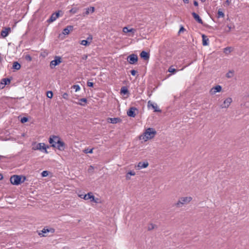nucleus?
I'll use <instances>...</instances> for the list:
<instances>
[{
	"label": "nucleus",
	"instance_id": "nucleus-18",
	"mask_svg": "<svg viewBox=\"0 0 249 249\" xmlns=\"http://www.w3.org/2000/svg\"><path fill=\"white\" fill-rule=\"evenodd\" d=\"M141 57L145 60H147L149 58L150 55L148 53L142 51L140 53Z\"/></svg>",
	"mask_w": 249,
	"mask_h": 249
},
{
	"label": "nucleus",
	"instance_id": "nucleus-57",
	"mask_svg": "<svg viewBox=\"0 0 249 249\" xmlns=\"http://www.w3.org/2000/svg\"><path fill=\"white\" fill-rule=\"evenodd\" d=\"M148 106H149V104H150V101H149V102H148Z\"/></svg>",
	"mask_w": 249,
	"mask_h": 249
},
{
	"label": "nucleus",
	"instance_id": "nucleus-50",
	"mask_svg": "<svg viewBox=\"0 0 249 249\" xmlns=\"http://www.w3.org/2000/svg\"><path fill=\"white\" fill-rule=\"evenodd\" d=\"M225 3L227 5H229L230 4V1L229 0H226V1H225Z\"/></svg>",
	"mask_w": 249,
	"mask_h": 249
},
{
	"label": "nucleus",
	"instance_id": "nucleus-10",
	"mask_svg": "<svg viewBox=\"0 0 249 249\" xmlns=\"http://www.w3.org/2000/svg\"><path fill=\"white\" fill-rule=\"evenodd\" d=\"M222 90V87L220 85H217L212 88L210 90V94L211 95H214L216 92H219Z\"/></svg>",
	"mask_w": 249,
	"mask_h": 249
},
{
	"label": "nucleus",
	"instance_id": "nucleus-46",
	"mask_svg": "<svg viewBox=\"0 0 249 249\" xmlns=\"http://www.w3.org/2000/svg\"><path fill=\"white\" fill-rule=\"evenodd\" d=\"M136 72L137 71L134 70H132L130 71V73L131 75L133 76H135L136 75Z\"/></svg>",
	"mask_w": 249,
	"mask_h": 249
},
{
	"label": "nucleus",
	"instance_id": "nucleus-23",
	"mask_svg": "<svg viewBox=\"0 0 249 249\" xmlns=\"http://www.w3.org/2000/svg\"><path fill=\"white\" fill-rule=\"evenodd\" d=\"M21 65L18 62H14L13 64L12 68L14 70H18L20 69Z\"/></svg>",
	"mask_w": 249,
	"mask_h": 249
},
{
	"label": "nucleus",
	"instance_id": "nucleus-31",
	"mask_svg": "<svg viewBox=\"0 0 249 249\" xmlns=\"http://www.w3.org/2000/svg\"><path fill=\"white\" fill-rule=\"evenodd\" d=\"M231 47H226L224 49V52L225 53H228L231 52Z\"/></svg>",
	"mask_w": 249,
	"mask_h": 249
},
{
	"label": "nucleus",
	"instance_id": "nucleus-56",
	"mask_svg": "<svg viewBox=\"0 0 249 249\" xmlns=\"http://www.w3.org/2000/svg\"><path fill=\"white\" fill-rule=\"evenodd\" d=\"M202 2H204L206 0H200Z\"/></svg>",
	"mask_w": 249,
	"mask_h": 249
},
{
	"label": "nucleus",
	"instance_id": "nucleus-54",
	"mask_svg": "<svg viewBox=\"0 0 249 249\" xmlns=\"http://www.w3.org/2000/svg\"><path fill=\"white\" fill-rule=\"evenodd\" d=\"M2 178H3V176L2 175V174H0V180H2Z\"/></svg>",
	"mask_w": 249,
	"mask_h": 249
},
{
	"label": "nucleus",
	"instance_id": "nucleus-47",
	"mask_svg": "<svg viewBox=\"0 0 249 249\" xmlns=\"http://www.w3.org/2000/svg\"><path fill=\"white\" fill-rule=\"evenodd\" d=\"M92 39V36L89 35V36L88 37V38H87V40L88 41H89V42H91V41Z\"/></svg>",
	"mask_w": 249,
	"mask_h": 249
},
{
	"label": "nucleus",
	"instance_id": "nucleus-11",
	"mask_svg": "<svg viewBox=\"0 0 249 249\" xmlns=\"http://www.w3.org/2000/svg\"><path fill=\"white\" fill-rule=\"evenodd\" d=\"M57 144L55 148L58 149L60 151H63L65 148V143L61 141V138H60V140L56 142Z\"/></svg>",
	"mask_w": 249,
	"mask_h": 249
},
{
	"label": "nucleus",
	"instance_id": "nucleus-34",
	"mask_svg": "<svg viewBox=\"0 0 249 249\" xmlns=\"http://www.w3.org/2000/svg\"><path fill=\"white\" fill-rule=\"evenodd\" d=\"M84 152L85 153L88 154V153H92L93 152V148L92 149H86L84 150Z\"/></svg>",
	"mask_w": 249,
	"mask_h": 249
},
{
	"label": "nucleus",
	"instance_id": "nucleus-52",
	"mask_svg": "<svg viewBox=\"0 0 249 249\" xmlns=\"http://www.w3.org/2000/svg\"><path fill=\"white\" fill-rule=\"evenodd\" d=\"M126 179H130V177L128 175L126 174Z\"/></svg>",
	"mask_w": 249,
	"mask_h": 249
},
{
	"label": "nucleus",
	"instance_id": "nucleus-45",
	"mask_svg": "<svg viewBox=\"0 0 249 249\" xmlns=\"http://www.w3.org/2000/svg\"><path fill=\"white\" fill-rule=\"evenodd\" d=\"M87 85L89 87H93V83L89 81H88Z\"/></svg>",
	"mask_w": 249,
	"mask_h": 249
},
{
	"label": "nucleus",
	"instance_id": "nucleus-2",
	"mask_svg": "<svg viewBox=\"0 0 249 249\" xmlns=\"http://www.w3.org/2000/svg\"><path fill=\"white\" fill-rule=\"evenodd\" d=\"M192 200L191 196H185L180 197L178 200L174 204V206L177 208H180L184 205L188 204Z\"/></svg>",
	"mask_w": 249,
	"mask_h": 249
},
{
	"label": "nucleus",
	"instance_id": "nucleus-55",
	"mask_svg": "<svg viewBox=\"0 0 249 249\" xmlns=\"http://www.w3.org/2000/svg\"><path fill=\"white\" fill-rule=\"evenodd\" d=\"M4 158V156H1V155H0V160H1V159H2V158Z\"/></svg>",
	"mask_w": 249,
	"mask_h": 249
},
{
	"label": "nucleus",
	"instance_id": "nucleus-42",
	"mask_svg": "<svg viewBox=\"0 0 249 249\" xmlns=\"http://www.w3.org/2000/svg\"><path fill=\"white\" fill-rule=\"evenodd\" d=\"M69 95L67 93L65 92L62 95V97L65 99H68Z\"/></svg>",
	"mask_w": 249,
	"mask_h": 249
},
{
	"label": "nucleus",
	"instance_id": "nucleus-25",
	"mask_svg": "<svg viewBox=\"0 0 249 249\" xmlns=\"http://www.w3.org/2000/svg\"><path fill=\"white\" fill-rule=\"evenodd\" d=\"M79 102L78 104L82 106H84L85 104L87 102V99L85 98H81L79 99Z\"/></svg>",
	"mask_w": 249,
	"mask_h": 249
},
{
	"label": "nucleus",
	"instance_id": "nucleus-22",
	"mask_svg": "<svg viewBox=\"0 0 249 249\" xmlns=\"http://www.w3.org/2000/svg\"><path fill=\"white\" fill-rule=\"evenodd\" d=\"M10 31H11L10 28H5L4 30H3L1 31V36L3 37H6L8 35L9 32Z\"/></svg>",
	"mask_w": 249,
	"mask_h": 249
},
{
	"label": "nucleus",
	"instance_id": "nucleus-5",
	"mask_svg": "<svg viewBox=\"0 0 249 249\" xmlns=\"http://www.w3.org/2000/svg\"><path fill=\"white\" fill-rule=\"evenodd\" d=\"M49 148L48 146H46L44 143H38L32 147V150H39L45 153H48L47 148Z\"/></svg>",
	"mask_w": 249,
	"mask_h": 249
},
{
	"label": "nucleus",
	"instance_id": "nucleus-8",
	"mask_svg": "<svg viewBox=\"0 0 249 249\" xmlns=\"http://www.w3.org/2000/svg\"><path fill=\"white\" fill-rule=\"evenodd\" d=\"M62 62L61 58L59 56H55L54 59L50 62V67L51 69L53 68L56 66L59 65Z\"/></svg>",
	"mask_w": 249,
	"mask_h": 249
},
{
	"label": "nucleus",
	"instance_id": "nucleus-32",
	"mask_svg": "<svg viewBox=\"0 0 249 249\" xmlns=\"http://www.w3.org/2000/svg\"><path fill=\"white\" fill-rule=\"evenodd\" d=\"M168 71L171 73H174L177 71V70L174 68L172 66H171L168 69Z\"/></svg>",
	"mask_w": 249,
	"mask_h": 249
},
{
	"label": "nucleus",
	"instance_id": "nucleus-30",
	"mask_svg": "<svg viewBox=\"0 0 249 249\" xmlns=\"http://www.w3.org/2000/svg\"><path fill=\"white\" fill-rule=\"evenodd\" d=\"M78 8L74 7V8H72V9H71L69 12H70V13H72V14H75L78 12Z\"/></svg>",
	"mask_w": 249,
	"mask_h": 249
},
{
	"label": "nucleus",
	"instance_id": "nucleus-17",
	"mask_svg": "<svg viewBox=\"0 0 249 249\" xmlns=\"http://www.w3.org/2000/svg\"><path fill=\"white\" fill-rule=\"evenodd\" d=\"M192 15L195 19L199 23L202 24H203V21L202 19L200 18V17L199 16L198 14L196 13L195 12H193L192 13Z\"/></svg>",
	"mask_w": 249,
	"mask_h": 249
},
{
	"label": "nucleus",
	"instance_id": "nucleus-28",
	"mask_svg": "<svg viewBox=\"0 0 249 249\" xmlns=\"http://www.w3.org/2000/svg\"><path fill=\"white\" fill-rule=\"evenodd\" d=\"M128 92V90L125 87H123L121 89V92L124 94H126Z\"/></svg>",
	"mask_w": 249,
	"mask_h": 249
},
{
	"label": "nucleus",
	"instance_id": "nucleus-48",
	"mask_svg": "<svg viewBox=\"0 0 249 249\" xmlns=\"http://www.w3.org/2000/svg\"><path fill=\"white\" fill-rule=\"evenodd\" d=\"M184 30H185L183 26H181L179 29V33H180L181 32L183 31Z\"/></svg>",
	"mask_w": 249,
	"mask_h": 249
},
{
	"label": "nucleus",
	"instance_id": "nucleus-37",
	"mask_svg": "<svg viewBox=\"0 0 249 249\" xmlns=\"http://www.w3.org/2000/svg\"><path fill=\"white\" fill-rule=\"evenodd\" d=\"M53 96V93L52 91H48L47 93V96L49 98H52Z\"/></svg>",
	"mask_w": 249,
	"mask_h": 249
},
{
	"label": "nucleus",
	"instance_id": "nucleus-7",
	"mask_svg": "<svg viewBox=\"0 0 249 249\" xmlns=\"http://www.w3.org/2000/svg\"><path fill=\"white\" fill-rule=\"evenodd\" d=\"M54 231L55 230L53 228H48L47 227H45L42 230L38 232V235L42 237H45L47 236L45 234L47 233L51 232V233H53Z\"/></svg>",
	"mask_w": 249,
	"mask_h": 249
},
{
	"label": "nucleus",
	"instance_id": "nucleus-36",
	"mask_svg": "<svg viewBox=\"0 0 249 249\" xmlns=\"http://www.w3.org/2000/svg\"><path fill=\"white\" fill-rule=\"evenodd\" d=\"M25 59L28 61H31L32 60V58L29 54H27L25 56Z\"/></svg>",
	"mask_w": 249,
	"mask_h": 249
},
{
	"label": "nucleus",
	"instance_id": "nucleus-3",
	"mask_svg": "<svg viewBox=\"0 0 249 249\" xmlns=\"http://www.w3.org/2000/svg\"><path fill=\"white\" fill-rule=\"evenodd\" d=\"M79 196L86 200L90 199L91 202H93L96 203H100V199L98 198H95L91 192L88 193L86 195H79Z\"/></svg>",
	"mask_w": 249,
	"mask_h": 249
},
{
	"label": "nucleus",
	"instance_id": "nucleus-53",
	"mask_svg": "<svg viewBox=\"0 0 249 249\" xmlns=\"http://www.w3.org/2000/svg\"><path fill=\"white\" fill-rule=\"evenodd\" d=\"M185 3H189V0H182Z\"/></svg>",
	"mask_w": 249,
	"mask_h": 249
},
{
	"label": "nucleus",
	"instance_id": "nucleus-4",
	"mask_svg": "<svg viewBox=\"0 0 249 249\" xmlns=\"http://www.w3.org/2000/svg\"><path fill=\"white\" fill-rule=\"evenodd\" d=\"M25 179V177H24L23 179L22 180L21 176L13 175L10 178V182L13 185H18L23 182Z\"/></svg>",
	"mask_w": 249,
	"mask_h": 249
},
{
	"label": "nucleus",
	"instance_id": "nucleus-26",
	"mask_svg": "<svg viewBox=\"0 0 249 249\" xmlns=\"http://www.w3.org/2000/svg\"><path fill=\"white\" fill-rule=\"evenodd\" d=\"M151 106H152V108L154 109L155 112H160L161 110L158 108V106L156 104H152L151 103Z\"/></svg>",
	"mask_w": 249,
	"mask_h": 249
},
{
	"label": "nucleus",
	"instance_id": "nucleus-24",
	"mask_svg": "<svg viewBox=\"0 0 249 249\" xmlns=\"http://www.w3.org/2000/svg\"><path fill=\"white\" fill-rule=\"evenodd\" d=\"M94 11V7H89L86 9L85 13L84 14V15H88L89 13H92Z\"/></svg>",
	"mask_w": 249,
	"mask_h": 249
},
{
	"label": "nucleus",
	"instance_id": "nucleus-40",
	"mask_svg": "<svg viewBox=\"0 0 249 249\" xmlns=\"http://www.w3.org/2000/svg\"><path fill=\"white\" fill-rule=\"evenodd\" d=\"M93 170H94V167L92 165H90L89 167V168L88 169V172L89 173H92L93 172Z\"/></svg>",
	"mask_w": 249,
	"mask_h": 249
},
{
	"label": "nucleus",
	"instance_id": "nucleus-58",
	"mask_svg": "<svg viewBox=\"0 0 249 249\" xmlns=\"http://www.w3.org/2000/svg\"><path fill=\"white\" fill-rule=\"evenodd\" d=\"M1 57H0V62H1Z\"/></svg>",
	"mask_w": 249,
	"mask_h": 249
},
{
	"label": "nucleus",
	"instance_id": "nucleus-12",
	"mask_svg": "<svg viewBox=\"0 0 249 249\" xmlns=\"http://www.w3.org/2000/svg\"><path fill=\"white\" fill-rule=\"evenodd\" d=\"M59 16V11L53 13L50 18L47 20L48 23H51L54 21Z\"/></svg>",
	"mask_w": 249,
	"mask_h": 249
},
{
	"label": "nucleus",
	"instance_id": "nucleus-16",
	"mask_svg": "<svg viewBox=\"0 0 249 249\" xmlns=\"http://www.w3.org/2000/svg\"><path fill=\"white\" fill-rule=\"evenodd\" d=\"M136 109L135 107H131L127 112V115L129 117H135L136 116L135 110Z\"/></svg>",
	"mask_w": 249,
	"mask_h": 249
},
{
	"label": "nucleus",
	"instance_id": "nucleus-6",
	"mask_svg": "<svg viewBox=\"0 0 249 249\" xmlns=\"http://www.w3.org/2000/svg\"><path fill=\"white\" fill-rule=\"evenodd\" d=\"M59 140H60V137L59 136L52 135L49 138V142L52 147L55 148L56 147L57 144L56 142Z\"/></svg>",
	"mask_w": 249,
	"mask_h": 249
},
{
	"label": "nucleus",
	"instance_id": "nucleus-29",
	"mask_svg": "<svg viewBox=\"0 0 249 249\" xmlns=\"http://www.w3.org/2000/svg\"><path fill=\"white\" fill-rule=\"evenodd\" d=\"M80 44L83 46H87L90 44V42L87 40H83L81 41Z\"/></svg>",
	"mask_w": 249,
	"mask_h": 249
},
{
	"label": "nucleus",
	"instance_id": "nucleus-39",
	"mask_svg": "<svg viewBox=\"0 0 249 249\" xmlns=\"http://www.w3.org/2000/svg\"><path fill=\"white\" fill-rule=\"evenodd\" d=\"M48 171H43L42 173H41V176L42 177H47L48 175Z\"/></svg>",
	"mask_w": 249,
	"mask_h": 249
},
{
	"label": "nucleus",
	"instance_id": "nucleus-44",
	"mask_svg": "<svg viewBox=\"0 0 249 249\" xmlns=\"http://www.w3.org/2000/svg\"><path fill=\"white\" fill-rule=\"evenodd\" d=\"M127 174L130 176H135V172L133 171H129L127 172Z\"/></svg>",
	"mask_w": 249,
	"mask_h": 249
},
{
	"label": "nucleus",
	"instance_id": "nucleus-41",
	"mask_svg": "<svg viewBox=\"0 0 249 249\" xmlns=\"http://www.w3.org/2000/svg\"><path fill=\"white\" fill-rule=\"evenodd\" d=\"M123 32L124 33H129V29L127 27H124L123 28Z\"/></svg>",
	"mask_w": 249,
	"mask_h": 249
},
{
	"label": "nucleus",
	"instance_id": "nucleus-33",
	"mask_svg": "<svg viewBox=\"0 0 249 249\" xmlns=\"http://www.w3.org/2000/svg\"><path fill=\"white\" fill-rule=\"evenodd\" d=\"M136 32V30L135 29L131 28V29H129V33H132V35H129V36H131L133 37L134 36L133 34Z\"/></svg>",
	"mask_w": 249,
	"mask_h": 249
},
{
	"label": "nucleus",
	"instance_id": "nucleus-14",
	"mask_svg": "<svg viewBox=\"0 0 249 249\" xmlns=\"http://www.w3.org/2000/svg\"><path fill=\"white\" fill-rule=\"evenodd\" d=\"M107 122L112 124H115L121 122V119L120 118H108L107 120Z\"/></svg>",
	"mask_w": 249,
	"mask_h": 249
},
{
	"label": "nucleus",
	"instance_id": "nucleus-19",
	"mask_svg": "<svg viewBox=\"0 0 249 249\" xmlns=\"http://www.w3.org/2000/svg\"><path fill=\"white\" fill-rule=\"evenodd\" d=\"M73 27L70 25L66 27L63 30L62 33L65 35H67L70 33V31L73 29Z\"/></svg>",
	"mask_w": 249,
	"mask_h": 249
},
{
	"label": "nucleus",
	"instance_id": "nucleus-15",
	"mask_svg": "<svg viewBox=\"0 0 249 249\" xmlns=\"http://www.w3.org/2000/svg\"><path fill=\"white\" fill-rule=\"evenodd\" d=\"M232 102V99L230 97L227 98L225 100L223 105H222V108H227L229 107Z\"/></svg>",
	"mask_w": 249,
	"mask_h": 249
},
{
	"label": "nucleus",
	"instance_id": "nucleus-43",
	"mask_svg": "<svg viewBox=\"0 0 249 249\" xmlns=\"http://www.w3.org/2000/svg\"><path fill=\"white\" fill-rule=\"evenodd\" d=\"M232 76V72L231 71H230L228 73L226 74V76L228 78H231Z\"/></svg>",
	"mask_w": 249,
	"mask_h": 249
},
{
	"label": "nucleus",
	"instance_id": "nucleus-38",
	"mask_svg": "<svg viewBox=\"0 0 249 249\" xmlns=\"http://www.w3.org/2000/svg\"><path fill=\"white\" fill-rule=\"evenodd\" d=\"M28 121V118L27 117H23V118H22L21 119V122L22 123H26L27 122V121Z\"/></svg>",
	"mask_w": 249,
	"mask_h": 249
},
{
	"label": "nucleus",
	"instance_id": "nucleus-9",
	"mask_svg": "<svg viewBox=\"0 0 249 249\" xmlns=\"http://www.w3.org/2000/svg\"><path fill=\"white\" fill-rule=\"evenodd\" d=\"M127 61L130 64H134L138 61L137 55L135 54H131L127 57Z\"/></svg>",
	"mask_w": 249,
	"mask_h": 249
},
{
	"label": "nucleus",
	"instance_id": "nucleus-49",
	"mask_svg": "<svg viewBox=\"0 0 249 249\" xmlns=\"http://www.w3.org/2000/svg\"><path fill=\"white\" fill-rule=\"evenodd\" d=\"M194 5H195V6H198V2H197V1L195 0V1H194Z\"/></svg>",
	"mask_w": 249,
	"mask_h": 249
},
{
	"label": "nucleus",
	"instance_id": "nucleus-13",
	"mask_svg": "<svg viewBox=\"0 0 249 249\" xmlns=\"http://www.w3.org/2000/svg\"><path fill=\"white\" fill-rule=\"evenodd\" d=\"M149 163L148 161H145L144 162H139L136 167L138 170L142 169V168H145L148 167Z\"/></svg>",
	"mask_w": 249,
	"mask_h": 249
},
{
	"label": "nucleus",
	"instance_id": "nucleus-20",
	"mask_svg": "<svg viewBox=\"0 0 249 249\" xmlns=\"http://www.w3.org/2000/svg\"><path fill=\"white\" fill-rule=\"evenodd\" d=\"M11 80L8 78H3L1 80L0 84L2 85L1 88H3L5 85L10 83Z\"/></svg>",
	"mask_w": 249,
	"mask_h": 249
},
{
	"label": "nucleus",
	"instance_id": "nucleus-21",
	"mask_svg": "<svg viewBox=\"0 0 249 249\" xmlns=\"http://www.w3.org/2000/svg\"><path fill=\"white\" fill-rule=\"evenodd\" d=\"M202 44L203 46H207L209 44V39L205 35H202Z\"/></svg>",
	"mask_w": 249,
	"mask_h": 249
},
{
	"label": "nucleus",
	"instance_id": "nucleus-1",
	"mask_svg": "<svg viewBox=\"0 0 249 249\" xmlns=\"http://www.w3.org/2000/svg\"><path fill=\"white\" fill-rule=\"evenodd\" d=\"M156 134V131L153 128H148L142 134L139 136V139L146 142L149 139L153 138Z\"/></svg>",
	"mask_w": 249,
	"mask_h": 249
},
{
	"label": "nucleus",
	"instance_id": "nucleus-35",
	"mask_svg": "<svg viewBox=\"0 0 249 249\" xmlns=\"http://www.w3.org/2000/svg\"><path fill=\"white\" fill-rule=\"evenodd\" d=\"M72 88L75 89V91H77L80 90V87L78 85H74L72 86Z\"/></svg>",
	"mask_w": 249,
	"mask_h": 249
},
{
	"label": "nucleus",
	"instance_id": "nucleus-51",
	"mask_svg": "<svg viewBox=\"0 0 249 249\" xmlns=\"http://www.w3.org/2000/svg\"><path fill=\"white\" fill-rule=\"evenodd\" d=\"M151 226V227H149L148 228V229H149V230H152V229H153L154 228V226H153V225H152V224Z\"/></svg>",
	"mask_w": 249,
	"mask_h": 249
},
{
	"label": "nucleus",
	"instance_id": "nucleus-27",
	"mask_svg": "<svg viewBox=\"0 0 249 249\" xmlns=\"http://www.w3.org/2000/svg\"><path fill=\"white\" fill-rule=\"evenodd\" d=\"M225 16L224 13L221 11L220 10H219L217 13V18H224Z\"/></svg>",
	"mask_w": 249,
	"mask_h": 249
}]
</instances>
